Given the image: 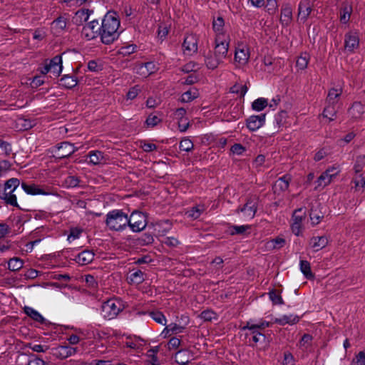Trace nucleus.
<instances>
[{"instance_id":"nucleus-1","label":"nucleus","mask_w":365,"mask_h":365,"mask_svg":"<svg viewBox=\"0 0 365 365\" xmlns=\"http://www.w3.org/2000/svg\"><path fill=\"white\" fill-rule=\"evenodd\" d=\"M120 19L114 11H108L101 21V42L110 45L116 41L120 34L118 31Z\"/></svg>"},{"instance_id":"nucleus-2","label":"nucleus","mask_w":365,"mask_h":365,"mask_svg":"<svg viewBox=\"0 0 365 365\" xmlns=\"http://www.w3.org/2000/svg\"><path fill=\"white\" fill-rule=\"evenodd\" d=\"M128 215L123 210L115 209L106 215L105 224L110 231L121 232L129 224Z\"/></svg>"},{"instance_id":"nucleus-3","label":"nucleus","mask_w":365,"mask_h":365,"mask_svg":"<svg viewBox=\"0 0 365 365\" xmlns=\"http://www.w3.org/2000/svg\"><path fill=\"white\" fill-rule=\"evenodd\" d=\"M129 224L128 227L134 232L143 231L148 224V215L139 210H134L128 216Z\"/></svg>"},{"instance_id":"nucleus-4","label":"nucleus","mask_w":365,"mask_h":365,"mask_svg":"<svg viewBox=\"0 0 365 365\" xmlns=\"http://www.w3.org/2000/svg\"><path fill=\"white\" fill-rule=\"evenodd\" d=\"M76 150V148L73 144L69 142L64 141L52 147L51 152L55 158L63 159L71 155Z\"/></svg>"},{"instance_id":"nucleus-5","label":"nucleus","mask_w":365,"mask_h":365,"mask_svg":"<svg viewBox=\"0 0 365 365\" xmlns=\"http://www.w3.org/2000/svg\"><path fill=\"white\" fill-rule=\"evenodd\" d=\"M81 35L88 41L97 37L101 39V26L98 20H93L87 23L82 29Z\"/></svg>"},{"instance_id":"nucleus-6","label":"nucleus","mask_w":365,"mask_h":365,"mask_svg":"<svg viewBox=\"0 0 365 365\" xmlns=\"http://www.w3.org/2000/svg\"><path fill=\"white\" fill-rule=\"evenodd\" d=\"M123 309L120 302L109 299L103 303L102 306V311L104 314V317L108 319H112L115 318Z\"/></svg>"},{"instance_id":"nucleus-7","label":"nucleus","mask_w":365,"mask_h":365,"mask_svg":"<svg viewBox=\"0 0 365 365\" xmlns=\"http://www.w3.org/2000/svg\"><path fill=\"white\" fill-rule=\"evenodd\" d=\"M229 42L220 35H216L214 53L223 62L228 53Z\"/></svg>"},{"instance_id":"nucleus-8","label":"nucleus","mask_w":365,"mask_h":365,"mask_svg":"<svg viewBox=\"0 0 365 365\" xmlns=\"http://www.w3.org/2000/svg\"><path fill=\"white\" fill-rule=\"evenodd\" d=\"M257 210V198L255 197H251L247 202L241 207H238L236 210V212H243L245 215L250 219H252Z\"/></svg>"},{"instance_id":"nucleus-9","label":"nucleus","mask_w":365,"mask_h":365,"mask_svg":"<svg viewBox=\"0 0 365 365\" xmlns=\"http://www.w3.org/2000/svg\"><path fill=\"white\" fill-rule=\"evenodd\" d=\"M291 180L292 177L289 174H286L278 178L272 185L273 192L279 195L286 191L289 188Z\"/></svg>"},{"instance_id":"nucleus-10","label":"nucleus","mask_w":365,"mask_h":365,"mask_svg":"<svg viewBox=\"0 0 365 365\" xmlns=\"http://www.w3.org/2000/svg\"><path fill=\"white\" fill-rule=\"evenodd\" d=\"M266 114L262 113L259 115H251L246 120L247 128L251 131H255L264 125L265 123Z\"/></svg>"},{"instance_id":"nucleus-11","label":"nucleus","mask_w":365,"mask_h":365,"mask_svg":"<svg viewBox=\"0 0 365 365\" xmlns=\"http://www.w3.org/2000/svg\"><path fill=\"white\" fill-rule=\"evenodd\" d=\"M250 58L249 48L243 43L238 44L235 53V60L240 65L247 63Z\"/></svg>"},{"instance_id":"nucleus-12","label":"nucleus","mask_w":365,"mask_h":365,"mask_svg":"<svg viewBox=\"0 0 365 365\" xmlns=\"http://www.w3.org/2000/svg\"><path fill=\"white\" fill-rule=\"evenodd\" d=\"M312 11V4L309 0H302L298 7V19L304 23Z\"/></svg>"},{"instance_id":"nucleus-13","label":"nucleus","mask_w":365,"mask_h":365,"mask_svg":"<svg viewBox=\"0 0 365 365\" xmlns=\"http://www.w3.org/2000/svg\"><path fill=\"white\" fill-rule=\"evenodd\" d=\"M339 170L337 168L331 167L327 169L318 178L319 185L326 186L329 185L332 178L336 177L339 173Z\"/></svg>"},{"instance_id":"nucleus-14","label":"nucleus","mask_w":365,"mask_h":365,"mask_svg":"<svg viewBox=\"0 0 365 365\" xmlns=\"http://www.w3.org/2000/svg\"><path fill=\"white\" fill-rule=\"evenodd\" d=\"M197 36L194 34H191L185 37L182 47L189 54L195 53L197 51Z\"/></svg>"},{"instance_id":"nucleus-15","label":"nucleus","mask_w":365,"mask_h":365,"mask_svg":"<svg viewBox=\"0 0 365 365\" xmlns=\"http://www.w3.org/2000/svg\"><path fill=\"white\" fill-rule=\"evenodd\" d=\"M359 45V38L356 32L350 31L345 34L344 46L348 51L352 52Z\"/></svg>"},{"instance_id":"nucleus-16","label":"nucleus","mask_w":365,"mask_h":365,"mask_svg":"<svg viewBox=\"0 0 365 365\" xmlns=\"http://www.w3.org/2000/svg\"><path fill=\"white\" fill-rule=\"evenodd\" d=\"M21 188L23 190L29 195H49L50 192L45 191L43 189L41 188L38 185L31 183L28 184L26 182H21Z\"/></svg>"},{"instance_id":"nucleus-17","label":"nucleus","mask_w":365,"mask_h":365,"mask_svg":"<svg viewBox=\"0 0 365 365\" xmlns=\"http://www.w3.org/2000/svg\"><path fill=\"white\" fill-rule=\"evenodd\" d=\"M107 158L104 153L100 150H91L86 155V160L93 165H100L105 163Z\"/></svg>"},{"instance_id":"nucleus-18","label":"nucleus","mask_w":365,"mask_h":365,"mask_svg":"<svg viewBox=\"0 0 365 365\" xmlns=\"http://www.w3.org/2000/svg\"><path fill=\"white\" fill-rule=\"evenodd\" d=\"M54 355L61 359H66L77 352V348L70 346H59L54 350Z\"/></svg>"},{"instance_id":"nucleus-19","label":"nucleus","mask_w":365,"mask_h":365,"mask_svg":"<svg viewBox=\"0 0 365 365\" xmlns=\"http://www.w3.org/2000/svg\"><path fill=\"white\" fill-rule=\"evenodd\" d=\"M192 352L187 349H180L175 354V361L180 365H187L192 357Z\"/></svg>"},{"instance_id":"nucleus-20","label":"nucleus","mask_w":365,"mask_h":365,"mask_svg":"<svg viewBox=\"0 0 365 365\" xmlns=\"http://www.w3.org/2000/svg\"><path fill=\"white\" fill-rule=\"evenodd\" d=\"M48 63L51 66L50 72L53 73L55 78H58L63 69L61 56L57 55L54 56L49 61Z\"/></svg>"},{"instance_id":"nucleus-21","label":"nucleus","mask_w":365,"mask_h":365,"mask_svg":"<svg viewBox=\"0 0 365 365\" xmlns=\"http://www.w3.org/2000/svg\"><path fill=\"white\" fill-rule=\"evenodd\" d=\"M95 254L92 250H85L80 252L75 258V261L81 265L88 264L94 259Z\"/></svg>"},{"instance_id":"nucleus-22","label":"nucleus","mask_w":365,"mask_h":365,"mask_svg":"<svg viewBox=\"0 0 365 365\" xmlns=\"http://www.w3.org/2000/svg\"><path fill=\"white\" fill-rule=\"evenodd\" d=\"M67 24V18L64 16H59L52 21L51 29L54 31V34H61L66 29Z\"/></svg>"},{"instance_id":"nucleus-23","label":"nucleus","mask_w":365,"mask_h":365,"mask_svg":"<svg viewBox=\"0 0 365 365\" xmlns=\"http://www.w3.org/2000/svg\"><path fill=\"white\" fill-rule=\"evenodd\" d=\"M365 113V106L359 101H355L349 109L351 117L355 120L359 119Z\"/></svg>"},{"instance_id":"nucleus-24","label":"nucleus","mask_w":365,"mask_h":365,"mask_svg":"<svg viewBox=\"0 0 365 365\" xmlns=\"http://www.w3.org/2000/svg\"><path fill=\"white\" fill-rule=\"evenodd\" d=\"M309 245L315 252H317L328 245V239L325 235L312 237L309 240Z\"/></svg>"},{"instance_id":"nucleus-25","label":"nucleus","mask_w":365,"mask_h":365,"mask_svg":"<svg viewBox=\"0 0 365 365\" xmlns=\"http://www.w3.org/2000/svg\"><path fill=\"white\" fill-rule=\"evenodd\" d=\"M205 63L207 68L214 70L215 69L222 61L220 59L215 53H212L210 51L207 54L204 53Z\"/></svg>"},{"instance_id":"nucleus-26","label":"nucleus","mask_w":365,"mask_h":365,"mask_svg":"<svg viewBox=\"0 0 365 365\" xmlns=\"http://www.w3.org/2000/svg\"><path fill=\"white\" fill-rule=\"evenodd\" d=\"M292 20V8L286 5L281 9L280 22L283 26H288Z\"/></svg>"},{"instance_id":"nucleus-27","label":"nucleus","mask_w":365,"mask_h":365,"mask_svg":"<svg viewBox=\"0 0 365 365\" xmlns=\"http://www.w3.org/2000/svg\"><path fill=\"white\" fill-rule=\"evenodd\" d=\"M156 71L155 65L153 62L149 61L145 63H141L138 67V73L144 76H148L150 74L155 73Z\"/></svg>"},{"instance_id":"nucleus-28","label":"nucleus","mask_w":365,"mask_h":365,"mask_svg":"<svg viewBox=\"0 0 365 365\" xmlns=\"http://www.w3.org/2000/svg\"><path fill=\"white\" fill-rule=\"evenodd\" d=\"M77 83L78 80L73 76L63 75L59 80V85L68 89H72Z\"/></svg>"},{"instance_id":"nucleus-29","label":"nucleus","mask_w":365,"mask_h":365,"mask_svg":"<svg viewBox=\"0 0 365 365\" xmlns=\"http://www.w3.org/2000/svg\"><path fill=\"white\" fill-rule=\"evenodd\" d=\"M20 185V180L17 178H12L4 183L3 190L1 192H16Z\"/></svg>"},{"instance_id":"nucleus-30","label":"nucleus","mask_w":365,"mask_h":365,"mask_svg":"<svg viewBox=\"0 0 365 365\" xmlns=\"http://www.w3.org/2000/svg\"><path fill=\"white\" fill-rule=\"evenodd\" d=\"M93 12L92 10L88 9H80L76 11L74 19L75 24L77 25L82 24L83 22L88 21L90 14Z\"/></svg>"},{"instance_id":"nucleus-31","label":"nucleus","mask_w":365,"mask_h":365,"mask_svg":"<svg viewBox=\"0 0 365 365\" xmlns=\"http://www.w3.org/2000/svg\"><path fill=\"white\" fill-rule=\"evenodd\" d=\"M342 93L341 88H331L327 97V103L331 105H336L339 101V99Z\"/></svg>"},{"instance_id":"nucleus-32","label":"nucleus","mask_w":365,"mask_h":365,"mask_svg":"<svg viewBox=\"0 0 365 365\" xmlns=\"http://www.w3.org/2000/svg\"><path fill=\"white\" fill-rule=\"evenodd\" d=\"M309 217L312 224L314 225H318L322 219L324 217L323 213L319 210V205L317 206H312L309 212Z\"/></svg>"},{"instance_id":"nucleus-33","label":"nucleus","mask_w":365,"mask_h":365,"mask_svg":"<svg viewBox=\"0 0 365 365\" xmlns=\"http://www.w3.org/2000/svg\"><path fill=\"white\" fill-rule=\"evenodd\" d=\"M24 312L34 321L37 322L41 324L45 323V319L36 310L30 307H24Z\"/></svg>"},{"instance_id":"nucleus-34","label":"nucleus","mask_w":365,"mask_h":365,"mask_svg":"<svg viewBox=\"0 0 365 365\" xmlns=\"http://www.w3.org/2000/svg\"><path fill=\"white\" fill-rule=\"evenodd\" d=\"M299 321V317L297 315H284L281 318H276L274 319V323L278 324L279 325H285L287 324H295Z\"/></svg>"},{"instance_id":"nucleus-35","label":"nucleus","mask_w":365,"mask_h":365,"mask_svg":"<svg viewBox=\"0 0 365 365\" xmlns=\"http://www.w3.org/2000/svg\"><path fill=\"white\" fill-rule=\"evenodd\" d=\"M352 12V6L348 3H344L340 9V21L343 24H346L349 21L351 14Z\"/></svg>"},{"instance_id":"nucleus-36","label":"nucleus","mask_w":365,"mask_h":365,"mask_svg":"<svg viewBox=\"0 0 365 365\" xmlns=\"http://www.w3.org/2000/svg\"><path fill=\"white\" fill-rule=\"evenodd\" d=\"M300 270L306 279L312 280L314 279V274L311 269L310 263L307 260H300Z\"/></svg>"},{"instance_id":"nucleus-37","label":"nucleus","mask_w":365,"mask_h":365,"mask_svg":"<svg viewBox=\"0 0 365 365\" xmlns=\"http://www.w3.org/2000/svg\"><path fill=\"white\" fill-rule=\"evenodd\" d=\"M198 96V90L195 88H192L182 94L180 97V101L182 103L191 102L194 99L197 98Z\"/></svg>"},{"instance_id":"nucleus-38","label":"nucleus","mask_w":365,"mask_h":365,"mask_svg":"<svg viewBox=\"0 0 365 365\" xmlns=\"http://www.w3.org/2000/svg\"><path fill=\"white\" fill-rule=\"evenodd\" d=\"M8 269L11 272H17L24 267V261L19 257H14L8 262Z\"/></svg>"},{"instance_id":"nucleus-39","label":"nucleus","mask_w":365,"mask_h":365,"mask_svg":"<svg viewBox=\"0 0 365 365\" xmlns=\"http://www.w3.org/2000/svg\"><path fill=\"white\" fill-rule=\"evenodd\" d=\"M130 280V283L139 284L144 282V273L140 270L137 269L133 272H131L128 277Z\"/></svg>"},{"instance_id":"nucleus-40","label":"nucleus","mask_w":365,"mask_h":365,"mask_svg":"<svg viewBox=\"0 0 365 365\" xmlns=\"http://www.w3.org/2000/svg\"><path fill=\"white\" fill-rule=\"evenodd\" d=\"M225 26V21L222 17L219 16L217 19H214L212 21V29L217 33L216 35H220L222 38H225L223 34V29Z\"/></svg>"},{"instance_id":"nucleus-41","label":"nucleus","mask_w":365,"mask_h":365,"mask_svg":"<svg viewBox=\"0 0 365 365\" xmlns=\"http://www.w3.org/2000/svg\"><path fill=\"white\" fill-rule=\"evenodd\" d=\"M204 211L205 208L203 205H197L187 210L185 215L187 217L196 220L200 217Z\"/></svg>"},{"instance_id":"nucleus-42","label":"nucleus","mask_w":365,"mask_h":365,"mask_svg":"<svg viewBox=\"0 0 365 365\" xmlns=\"http://www.w3.org/2000/svg\"><path fill=\"white\" fill-rule=\"evenodd\" d=\"M336 113L337 110L335 105L327 104L323 110L322 115L324 118H328L329 121H332L335 119Z\"/></svg>"},{"instance_id":"nucleus-43","label":"nucleus","mask_w":365,"mask_h":365,"mask_svg":"<svg viewBox=\"0 0 365 365\" xmlns=\"http://www.w3.org/2000/svg\"><path fill=\"white\" fill-rule=\"evenodd\" d=\"M309 59L310 57L308 53H301L296 61V66L300 70L305 69L307 67Z\"/></svg>"},{"instance_id":"nucleus-44","label":"nucleus","mask_w":365,"mask_h":365,"mask_svg":"<svg viewBox=\"0 0 365 365\" xmlns=\"http://www.w3.org/2000/svg\"><path fill=\"white\" fill-rule=\"evenodd\" d=\"M260 330L256 329L250 332H245V336L246 338L249 337V346L255 347L258 343V335L259 334Z\"/></svg>"},{"instance_id":"nucleus-45","label":"nucleus","mask_w":365,"mask_h":365,"mask_svg":"<svg viewBox=\"0 0 365 365\" xmlns=\"http://www.w3.org/2000/svg\"><path fill=\"white\" fill-rule=\"evenodd\" d=\"M268 106V102L266 98H259L254 101L252 103V108L256 111H262Z\"/></svg>"},{"instance_id":"nucleus-46","label":"nucleus","mask_w":365,"mask_h":365,"mask_svg":"<svg viewBox=\"0 0 365 365\" xmlns=\"http://www.w3.org/2000/svg\"><path fill=\"white\" fill-rule=\"evenodd\" d=\"M269 297L273 304H283L284 301L282 298L280 293L276 289H272L269 292Z\"/></svg>"},{"instance_id":"nucleus-47","label":"nucleus","mask_w":365,"mask_h":365,"mask_svg":"<svg viewBox=\"0 0 365 365\" xmlns=\"http://www.w3.org/2000/svg\"><path fill=\"white\" fill-rule=\"evenodd\" d=\"M306 211L303 208H299L294 211L292 215L293 222L302 223L303 220L305 219Z\"/></svg>"},{"instance_id":"nucleus-48","label":"nucleus","mask_w":365,"mask_h":365,"mask_svg":"<svg viewBox=\"0 0 365 365\" xmlns=\"http://www.w3.org/2000/svg\"><path fill=\"white\" fill-rule=\"evenodd\" d=\"M138 46L135 44H130L125 46H122L119 51L118 53L122 55L123 56H128L133 53H135L137 50Z\"/></svg>"},{"instance_id":"nucleus-49","label":"nucleus","mask_w":365,"mask_h":365,"mask_svg":"<svg viewBox=\"0 0 365 365\" xmlns=\"http://www.w3.org/2000/svg\"><path fill=\"white\" fill-rule=\"evenodd\" d=\"M365 166V155H361L356 157L354 170L356 173H361Z\"/></svg>"},{"instance_id":"nucleus-50","label":"nucleus","mask_w":365,"mask_h":365,"mask_svg":"<svg viewBox=\"0 0 365 365\" xmlns=\"http://www.w3.org/2000/svg\"><path fill=\"white\" fill-rule=\"evenodd\" d=\"M247 90L248 88L246 85H240L237 83L230 88L231 93L240 94V97H244Z\"/></svg>"},{"instance_id":"nucleus-51","label":"nucleus","mask_w":365,"mask_h":365,"mask_svg":"<svg viewBox=\"0 0 365 365\" xmlns=\"http://www.w3.org/2000/svg\"><path fill=\"white\" fill-rule=\"evenodd\" d=\"M287 117L288 115L285 110H281L275 115V120L279 128L285 125Z\"/></svg>"},{"instance_id":"nucleus-52","label":"nucleus","mask_w":365,"mask_h":365,"mask_svg":"<svg viewBox=\"0 0 365 365\" xmlns=\"http://www.w3.org/2000/svg\"><path fill=\"white\" fill-rule=\"evenodd\" d=\"M194 148V144L192 142L191 140L189 138H183L180 142L179 148L181 150L185 151V152H190Z\"/></svg>"},{"instance_id":"nucleus-53","label":"nucleus","mask_w":365,"mask_h":365,"mask_svg":"<svg viewBox=\"0 0 365 365\" xmlns=\"http://www.w3.org/2000/svg\"><path fill=\"white\" fill-rule=\"evenodd\" d=\"M150 317L152 319L155 321L157 323L160 324H165L166 323V319L165 315L161 312H151L150 313Z\"/></svg>"},{"instance_id":"nucleus-54","label":"nucleus","mask_w":365,"mask_h":365,"mask_svg":"<svg viewBox=\"0 0 365 365\" xmlns=\"http://www.w3.org/2000/svg\"><path fill=\"white\" fill-rule=\"evenodd\" d=\"M138 245H148L153 242V236L151 234L145 233L140 238L138 239Z\"/></svg>"},{"instance_id":"nucleus-55","label":"nucleus","mask_w":365,"mask_h":365,"mask_svg":"<svg viewBox=\"0 0 365 365\" xmlns=\"http://www.w3.org/2000/svg\"><path fill=\"white\" fill-rule=\"evenodd\" d=\"M80 180L77 176L69 175L65 179V183L68 187H76L78 186Z\"/></svg>"},{"instance_id":"nucleus-56","label":"nucleus","mask_w":365,"mask_h":365,"mask_svg":"<svg viewBox=\"0 0 365 365\" xmlns=\"http://www.w3.org/2000/svg\"><path fill=\"white\" fill-rule=\"evenodd\" d=\"M200 317L204 321L211 322L212 320V319H215L216 318L217 314L213 311L207 309V310L202 311L201 312Z\"/></svg>"},{"instance_id":"nucleus-57","label":"nucleus","mask_w":365,"mask_h":365,"mask_svg":"<svg viewBox=\"0 0 365 365\" xmlns=\"http://www.w3.org/2000/svg\"><path fill=\"white\" fill-rule=\"evenodd\" d=\"M140 91L141 89L140 86L138 85H135L131 87L126 94L127 99L133 100L138 96Z\"/></svg>"},{"instance_id":"nucleus-58","label":"nucleus","mask_w":365,"mask_h":365,"mask_svg":"<svg viewBox=\"0 0 365 365\" xmlns=\"http://www.w3.org/2000/svg\"><path fill=\"white\" fill-rule=\"evenodd\" d=\"M285 240L282 237H276L273 240H272L269 244H270V247H272L273 249H280L285 245Z\"/></svg>"},{"instance_id":"nucleus-59","label":"nucleus","mask_w":365,"mask_h":365,"mask_svg":"<svg viewBox=\"0 0 365 365\" xmlns=\"http://www.w3.org/2000/svg\"><path fill=\"white\" fill-rule=\"evenodd\" d=\"M265 9L269 14H274L277 9V2L276 0H267Z\"/></svg>"},{"instance_id":"nucleus-60","label":"nucleus","mask_w":365,"mask_h":365,"mask_svg":"<svg viewBox=\"0 0 365 365\" xmlns=\"http://www.w3.org/2000/svg\"><path fill=\"white\" fill-rule=\"evenodd\" d=\"M85 282L86 285L90 288H97L98 287V282L96 277L92 274H86L85 275Z\"/></svg>"},{"instance_id":"nucleus-61","label":"nucleus","mask_w":365,"mask_h":365,"mask_svg":"<svg viewBox=\"0 0 365 365\" xmlns=\"http://www.w3.org/2000/svg\"><path fill=\"white\" fill-rule=\"evenodd\" d=\"M160 122H161V120L157 115L153 114H150L145 120V123L148 127H154Z\"/></svg>"},{"instance_id":"nucleus-62","label":"nucleus","mask_w":365,"mask_h":365,"mask_svg":"<svg viewBox=\"0 0 365 365\" xmlns=\"http://www.w3.org/2000/svg\"><path fill=\"white\" fill-rule=\"evenodd\" d=\"M0 148L3 150L5 156H9L12 152L11 145L3 140H0Z\"/></svg>"},{"instance_id":"nucleus-63","label":"nucleus","mask_w":365,"mask_h":365,"mask_svg":"<svg viewBox=\"0 0 365 365\" xmlns=\"http://www.w3.org/2000/svg\"><path fill=\"white\" fill-rule=\"evenodd\" d=\"M249 227H250L247 225H241V226L234 225L232 227L230 234L232 235L243 234Z\"/></svg>"},{"instance_id":"nucleus-64","label":"nucleus","mask_w":365,"mask_h":365,"mask_svg":"<svg viewBox=\"0 0 365 365\" xmlns=\"http://www.w3.org/2000/svg\"><path fill=\"white\" fill-rule=\"evenodd\" d=\"M284 365H294V358L292 354L289 351L284 352Z\"/></svg>"}]
</instances>
